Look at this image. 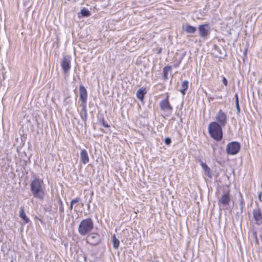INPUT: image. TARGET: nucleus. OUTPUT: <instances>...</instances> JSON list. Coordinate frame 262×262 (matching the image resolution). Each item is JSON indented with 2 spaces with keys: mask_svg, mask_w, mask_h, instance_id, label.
Returning <instances> with one entry per match:
<instances>
[{
  "mask_svg": "<svg viewBox=\"0 0 262 262\" xmlns=\"http://www.w3.org/2000/svg\"><path fill=\"white\" fill-rule=\"evenodd\" d=\"M30 189L34 198L43 200L45 196V185L42 179L35 177L31 182Z\"/></svg>",
  "mask_w": 262,
  "mask_h": 262,
  "instance_id": "obj_1",
  "label": "nucleus"
},
{
  "mask_svg": "<svg viewBox=\"0 0 262 262\" xmlns=\"http://www.w3.org/2000/svg\"><path fill=\"white\" fill-rule=\"evenodd\" d=\"M222 126L216 122H211L208 125L209 134L215 141H221L223 138Z\"/></svg>",
  "mask_w": 262,
  "mask_h": 262,
  "instance_id": "obj_2",
  "label": "nucleus"
},
{
  "mask_svg": "<svg viewBox=\"0 0 262 262\" xmlns=\"http://www.w3.org/2000/svg\"><path fill=\"white\" fill-rule=\"evenodd\" d=\"M94 228V222L90 219H85L81 221L78 226V233L81 236H84L92 231Z\"/></svg>",
  "mask_w": 262,
  "mask_h": 262,
  "instance_id": "obj_3",
  "label": "nucleus"
},
{
  "mask_svg": "<svg viewBox=\"0 0 262 262\" xmlns=\"http://www.w3.org/2000/svg\"><path fill=\"white\" fill-rule=\"evenodd\" d=\"M86 242L91 245L96 246L101 242V237L99 234L92 232L87 236Z\"/></svg>",
  "mask_w": 262,
  "mask_h": 262,
  "instance_id": "obj_4",
  "label": "nucleus"
},
{
  "mask_svg": "<svg viewBox=\"0 0 262 262\" xmlns=\"http://www.w3.org/2000/svg\"><path fill=\"white\" fill-rule=\"evenodd\" d=\"M240 144L235 141L228 143L226 147V152L228 155H234L237 154L240 149Z\"/></svg>",
  "mask_w": 262,
  "mask_h": 262,
  "instance_id": "obj_5",
  "label": "nucleus"
},
{
  "mask_svg": "<svg viewBox=\"0 0 262 262\" xmlns=\"http://www.w3.org/2000/svg\"><path fill=\"white\" fill-rule=\"evenodd\" d=\"M215 120L220 125L225 126L227 122V115L222 110H220L215 116Z\"/></svg>",
  "mask_w": 262,
  "mask_h": 262,
  "instance_id": "obj_6",
  "label": "nucleus"
},
{
  "mask_svg": "<svg viewBox=\"0 0 262 262\" xmlns=\"http://www.w3.org/2000/svg\"><path fill=\"white\" fill-rule=\"evenodd\" d=\"M198 30L200 36L205 39L207 38L211 31L210 26L207 24L200 25Z\"/></svg>",
  "mask_w": 262,
  "mask_h": 262,
  "instance_id": "obj_7",
  "label": "nucleus"
},
{
  "mask_svg": "<svg viewBox=\"0 0 262 262\" xmlns=\"http://www.w3.org/2000/svg\"><path fill=\"white\" fill-rule=\"evenodd\" d=\"M71 57L68 55L64 56L62 59L61 66L64 73L69 72L71 69Z\"/></svg>",
  "mask_w": 262,
  "mask_h": 262,
  "instance_id": "obj_8",
  "label": "nucleus"
},
{
  "mask_svg": "<svg viewBox=\"0 0 262 262\" xmlns=\"http://www.w3.org/2000/svg\"><path fill=\"white\" fill-rule=\"evenodd\" d=\"M160 107L162 111L171 112L172 107L171 106L168 102V95H167L166 99L162 100L160 103Z\"/></svg>",
  "mask_w": 262,
  "mask_h": 262,
  "instance_id": "obj_9",
  "label": "nucleus"
},
{
  "mask_svg": "<svg viewBox=\"0 0 262 262\" xmlns=\"http://www.w3.org/2000/svg\"><path fill=\"white\" fill-rule=\"evenodd\" d=\"M79 99L82 102L81 104H86L88 93L85 88L82 85L79 86Z\"/></svg>",
  "mask_w": 262,
  "mask_h": 262,
  "instance_id": "obj_10",
  "label": "nucleus"
},
{
  "mask_svg": "<svg viewBox=\"0 0 262 262\" xmlns=\"http://www.w3.org/2000/svg\"><path fill=\"white\" fill-rule=\"evenodd\" d=\"M230 202V197L228 193H224L220 200H219V203H221L223 207L227 208Z\"/></svg>",
  "mask_w": 262,
  "mask_h": 262,
  "instance_id": "obj_11",
  "label": "nucleus"
},
{
  "mask_svg": "<svg viewBox=\"0 0 262 262\" xmlns=\"http://www.w3.org/2000/svg\"><path fill=\"white\" fill-rule=\"evenodd\" d=\"M80 159L84 164H87L89 162V157L87 151L83 149L80 152Z\"/></svg>",
  "mask_w": 262,
  "mask_h": 262,
  "instance_id": "obj_12",
  "label": "nucleus"
},
{
  "mask_svg": "<svg viewBox=\"0 0 262 262\" xmlns=\"http://www.w3.org/2000/svg\"><path fill=\"white\" fill-rule=\"evenodd\" d=\"M147 91L146 90V88H141L137 91L136 93V96L138 99L142 101Z\"/></svg>",
  "mask_w": 262,
  "mask_h": 262,
  "instance_id": "obj_13",
  "label": "nucleus"
},
{
  "mask_svg": "<svg viewBox=\"0 0 262 262\" xmlns=\"http://www.w3.org/2000/svg\"><path fill=\"white\" fill-rule=\"evenodd\" d=\"M253 219L256 221H260L262 219V214L258 207L253 210Z\"/></svg>",
  "mask_w": 262,
  "mask_h": 262,
  "instance_id": "obj_14",
  "label": "nucleus"
},
{
  "mask_svg": "<svg viewBox=\"0 0 262 262\" xmlns=\"http://www.w3.org/2000/svg\"><path fill=\"white\" fill-rule=\"evenodd\" d=\"M201 165L204 171L205 174L211 178L212 177V174L210 168L206 165V163L203 162L201 163Z\"/></svg>",
  "mask_w": 262,
  "mask_h": 262,
  "instance_id": "obj_15",
  "label": "nucleus"
},
{
  "mask_svg": "<svg viewBox=\"0 0 262 262\" xmlns=\"http://www.w3.org/2000/svg\"><path fill=\"white\" fill-rule=\"evenodd\" d=\"M82 105V110L81 111L80 115L81 119L85 122L87 120V113H86V104H81Z\"/></svg>",
  "mask_w": 262,
  "mask_h": 262,
  "instance_id": "obj_16",
  "label": "nucleus"
},
{
  "mask_svg": "<svg viewBox=\"0 0 262 262\" xmlns=\"http://www.w3.org/2000/svg\"><path fill=\"white\" fill-rule=\"evenodd\" d=\"M171 67L170 66H166L163 69V76L164 80L168 79V75L171 73Z\"/></svg>",
  "mask_w": 262,
  "mask_h": 262,
  "instance_id": "obj_17",
  "label": "nucleus"
},
{
  "mask_svg": "<svg viewBox=\"0 0 262 262\" xmlns=\"http://www.w3.org/2000/svg\"><path fill=\"white\" fill-rule=\"evenodd\" d=\"M19 215L20 217L24 220L25 223L26 224L29 222V219L26 215L23 207L20 208Z\"/></svg>",
  "mask_w": 262,
  "mask_h": 262,
  "instance_id": "obj_18",
  "label": "nucleus"
},
{
  "mask_svg": "<svg viewBox=\"0 0 262 262\" xmlns=\"http://www.w3.org/2000/svg\"><path fill=\"white\" fill-rule=\"evenodd\" d=\"M184 30L187 33L190 34L194 33L196 30L194 27L189 24H187L185 26Z\"/></svg>",
  "mask_w": 262,
  "mask_h": 262,
  "instance_id": "obj_19",
  "label": "nucleus"
},
{
  "mask_svg": "<svg viewBox=\"0 0 262 262\" xmlns=\"http://www.w3.org/2000/svg\"><path fill=\"white\" fill-rule=\"evenodd\" d=\"M188 81L187 80L183 81L181 84V89L180 90L183 95L185 94V91L188 89Z\"/></svg>",
  "mask_w": 262,
  "mask_h": 262,
  "instance_id": "obj_20",
  "label": "nucleus"
},
{
  "mask_svg": "<svg viewBox=\"0 0 262 262\" xmlns=\"http://www.w3.org/2000/svg\"><path fill=\"white\" fill-rule=\"evenodd\" d=\"M119 241L116 237L115 235H114L113 238V246L114 248L117 249L119 247Z\"/></svg>",
  "mask_w": 262,
  "mask_h": 262,
  "instance_id": "obj_21",
  "label": "nucleus"
},
{
  "mask_svg": "<svg viewBox=\"0 0 262 262\" xmlns=\"http://www.w3.org/2000/svg\"><path fill=\"white\" fill-rule=\"evenodd\" d=\"M81 14L83 16L88 17L90 15V12L86 8H83L81 10Z\"/></svg>",
  "mask_w": 262,
  "mask_h": 262,
  "instance_id": "obj_22",
  "label": "nucleus"
},
{
  "mask_svg": "<svg viewBox=\"0 0 262 262\" xmlns=\"http://www.w3.org/2000/svg\"><path fill=\"white\" fill-rule=\"evenodd\" d=\"M59 211L60 216H64V208L63 205H59Z\"/></svg>",
  "mask_w": 262,
  "mask_h": 262,
  "instance_id": "obj_23",
  "label": "nucleus"
},
{
  "mask_svg": "<svg viewBox=\"0 0 262 262\" xmlns=\"http://www.w3.org/2000/svg\"><path fill=\"white\" fill-rule=\"evenodd\" d=\"M80 200V199L79 198H76L75 199L72 200L71 202H70V204H74L75 203H78Z\"/></svg>",
  "mask_w": 262,
  "mask_h": 262,
  "instance_id": "obj_24",
  "label": "nucleus"
},
{
  "mask_svg": "<svg viewBox=\"0 0 262 262\" xmlns=\"http://www.w3.org/2000/svg\"><path fill=\"white\" fill-rule=\"evenodd\" d=\"M239 204L241 206V210H242L243 206L244 205V201L242 198H241V199L239 200Z\"/></svg>",
  "mask_w": 262,
  "mask_h": 262,
  "instance_id": "obj_25",
  "label": "nucleus"
},
{
  "mask_svg": "<svg viewBox=\"0 0 262 262\" xmlns=\"http://www.w3.org/2000/svg\"><path fill=\"white\" fill-rule=\"evenodd\" d=\"M165 143L166 145H169L171 143V139L169 138H166L164 140Z\"/></svg>",
  "mask_w": 262,
  "mask_h": 262,
  "instance_id": "obj_26",
  "label": "nucleus"
},
{
  "mask_svg": "<svg viewBox=\"0 0 262 262\" xmlns=\"http://www.w3.org/2000/svg\"><path fill=\"white\" fill-rule=\"evenodd\" d=\"M235 105L237 113H239L241 112V110L239 107V102H237V103H235Z\"/></svg>",
  "mask_w": 262,
  "mask_h": 262,
  "instance_id": "obj_27",
  "label": "nucleus"
},
{
  "mask_svg": "<svg viewBox=\"0 0 262 262\" xmlns=\"http://www.w3.org/2000/svg\"><path fill=\"white\" fill-rule=\"evenodd\" d=\"M223 83L224 85H227L228 83V81L227 79L225 77H223Z\"/></svg>",
  "mask_w": 262,
  "mask_h": 262,
  "instance_id": "obj_28",
  "label": "nucleus"
},
{
  "mask_svg": "<svg viewBox=\"0 0 262 262\" xmlns=\"http://www.w3.org/2000/svg\"><path fill=\"white\" fill-rule=\"evenodd\" d=\"M234 97L235 98V103H237V102H239L238 101V97L237 94H235L234 95Z\"/></svg>",
  "mask_w": 262,
  "mask_h": 262,
  "instance_id": "obj_29",
  "label": "nucleus"
},
{
  "mask_svg": "<svg viewBox=\"0 0 262 262\" xmlns=\"http://www.w3.org/2000/svg\"><path fill=\"white\" fill-rule=\"evenodd\" d=\"M102 124L105 127H108L110 126L104 121V120H102Z\"/></svg>",
  "mask_w": 262,
  "mask_h": 262,
  "instance_id": "obj_30",
  "label": "nucleus"
},
{
  "mask_svg": "<svg viewBox=\"0 0 262 262\" xmlns=\"http://www.w3.org/2000/svg\"><path fill=\"white\" fill-rule=\"evenodd\" d=\"M181 60H180L178 62V63H177V64H175L174 65V67H176V68L178 67L180 65V64L181 63Z\"/></svg>",
  "mask_w": 262,
  "mask_h": 262,
  "instance_id": "obj_31",
  "label": "nucleus"
},
{
  "mask_svg": "<svg viewBox=\"0 0 262 262\" xmlns=\"http://www.w3.org/2000/svg\"><path fill=\"white\" fill-rule=\"evenodd\" d=\"M261 193H259V194L258 195V199L260 201H262L261 198Z\"/></svg>",
  "mask_w": 262,
  "mask_h": 262,
  "instance_id": "obj_32",
  "label": "nucleus"
},
{
  "mask_svg": "<svg viewBox=\"0 0 262 262\" xmlns=\"http://www.w3.org/2000/svg\"><path fill=\"white\" fill-rule=\"evenodd\" d=\"M59 205H63L62 202V201H61V200L60 199H59Z\"/></svg>",
  "mask_w": 262,
  "mask_h": 262,
  "instance_id": "obj_33",
  "label": "nucleus"
},
{
  "mask_svg": "<svg viewBox=\"0 0 262 262\" xmlns=\"http://www.w3.org/2000/svg\"><path fill=\"white\" fill-rule=\"evenodd\" d=\"M73 205H74V204H70V209L71 210H72L73 209Z\"/></svg>",
  "mask_w": 262,
  "mask_h": 262,
  "instance_id": "obj_34",
  "label": "nucleus"
},
{
  "mask_svg": "<svg viewBox=\"0 0 262 262\" xmlns=\"http://www.w3.org/2000/svg\"><path fill=\"white\" fill-rule=\"evenodd\" d=\"M254 236L255 237V238H256V232H254Z\"/></svg>",
  "mask_w": 262,
  "mask_h": 262,
  "instance_id": "obj_35",
  "label": "nucleus"
},
{
  "mask_svg": "<svg viewBox=\"0 0 262 262\" xmlns=\"http://www.w3.org/2000/svg\"><path fill=\"white\" fill-rule=\"evenodd\" d=\"M261 51H262V47H261Z\"/></svg>",
  "mask_w": 262,
  "mask_h": 262,
  "instance_id": "obj_36",
  "label": "nucleus"
},
{
  "mask_svg": "<svg viewBox=\"0 0 262 262\" xmlns=\"http://www.w3.org/2000/svg\"><path fill=\"white\" fill-rule=\"evenodd\" d=\"M151 262H154V261H151Z\"/></svg>",
  "mask_w": 262,
  "mask_h": 262,
  "instance_id": "obj_37",
  "label": "nucleus"
}]
</instances>
